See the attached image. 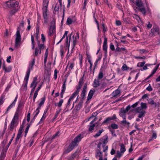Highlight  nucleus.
<instances>
[{
	"label": "nucleus",
	"instance_id": "obj_1",
	"mask_svg": "<svg viewBox=\"0 0 160 160\" xmlns=\"http://www.w3.org/2000/svg\"><path fill=\"white\" fill-rule=\"evenodd\" d=\"M108 136L105 135L100 139V142L97 145L98 148L99 149L98 150V152H97L95 155L96 158L98 157L99 158V160H102V152L101 151V147H102L103 148L102 150L103 152H105L108 149V146H106V144L108 142Z\"/></svg>",
	"mask_w": 160,
	"mask_h": 160
},
{
	"label": "nucleus",
	"instance_id": "obj_2",
	"mask_svg": "<svg viewBox=\"0 0 160 160\" xmlns=\"http://www.w3.org/2000/svg\"><path fill=\"white\" fill-rule=\"evenodd\" d=\"M5 4L7 7L13 8L10 11V15L8 16V18L10 19L12 16L18 11L19 2L15 0H11L6 2Z\"/></svg>",
	"mask_w": 160,
	"mask_h": 160
},
{
	"label": "nucleus",
	"instance_id": "obj_3",
	"mask_svg": "<svg viewBox=\"0 0 160 160\" xmlns=\"http://www.w3.org/2000/svg\"><path fill=\"white\" fill-rule=\"evenodd\" d=\"M82 137L80 134L76 136L74 139L73 141L70 143L68 148L66 150L65 152L68 153L72 151L75 146L78 145L79 142L81 141Z\"/></svg>",
	"mask_w": 160,
	"mask_h": 160
},
{
	"label": "nucleus",
	"instance_id": "obj_4",
	"mask_svg": "<svg viewBox=\"0 0 160 160\" xmlns=\"http://www.w3.org/2000/svg\"><path fill=\"white\" fill-rule=\"evenodd\" d=\"M160 34V30L158 26L155 25L151 30L149 36L151 37H153Z\"/></svg>",
	"mask_w": 160,
	"mask_h": 160
},
{
	"label": "nucleus",
	"instance_id": "obj_5",
	"mask_svg": "<svg viewBox=\"0 0 160 160\" xmlns=\"http://www.w3.org/2000/svg\"><path fill=\"white\" fill-rule=\"evenodd\" d=\"M21 37L20 33V28L18 27L17 28V31L16 33V38H15V46L17 47L20 45L21 41Z\"/></svg>",
	"mask_w": 160,
	"mask_h": 160
},
{
	"label": "nucleus",
	"instance_id": "obj_6",
	"mask_svg": "<svg viewBox=\"0 0 160 160\" xmlns=\"http://www.w3.org/2000/svg\"><path fill=\"white\" fill-rule=\"evenodd\" d=\"M55 21L53 19V21L51 22V25L49 29L48 35L51 36L55 31Z\"/></svg>",
	"mask_w": 160,
	"mask_h": 160
},
{
	"label": "nucleus",
	"instance_id": "obj_7",
	"mask_svg": "<svg viewBox=\"0 0 160 160\" xmlns=\"http://www.w3.org/2000/svg\"><path fill=\"white\" fill-rule=\"evenodd\" d=\"M35 63V59L34 58L32 60L31 63H29L27 71L26 76L29 77L30 71L33 69V66L34 65Z\"/></svg>",
	"mask_w": 160,
	"mask_h": 160
},
{
	"label": "nucleus",
	"instance_id": "obj_8",
	"mask_svg": "<svg viewBox=\"0 0 160 160\" xmlns=\"http://www.w3.org/2000/svg\"><path fill=\"white\" fill-rule=\"evenodd\" d=\"M18 120L14 118H12L11 123H10V126L9 128H8V129L10 130L11 131H12L14 128V127H16L18 123L16 124L17 121Z\"/></svg>",
	"mask_w": 160,
	"mask_h": 160
},
{
	"label": "nucleus",
	"instance_id": "obj_9",
	"mask_svg": "<svg viewBox=\"0 0 160 160\" xmlns=\"http://www.w3.org/2000/svg\"><path fill=\"white\" fill-rule=\"evenodd\" d=\"M87 83H84V86L82 90L81 94V100H82L86 95V93L87 92Z\"/></svg>",
	"mask_w": 160,
	"mask_h": 160
},
{
	"label": "nucleus",
	"instance_id": "obj_10",
	"mask_svg": "<svg viewBox=\"0 0 160 160\" xmlns=\"http://www.w3.org/2000/svg\"><path fill=\"white\" fill-rule=\"evenodd\" d=\"M84 74L83 76L80 79L78 82V85L76 87L77 89L80 91L83 84L84 83L83 79Z\"/></svg>",
	"mask_w": 160,
	"mask_h": 160
},
{
	"label": "nucleus",
	"instance_id": "obj_11",
	"mask_svg": "<svg viewBox=\"0 0 160 160\" xmlns=\"http://www.w3.org/2000/svg\"><path fill=\"white\" fill-rule=\"evenodd\" d=\"M29 77L25 76L24 78V82H25V83L24 85L23 84L22 85V87H23V91H26L27 89V85L28 82V79Z\"/></svg>",
	"mask_w": 160,
	"mask_h": 160
},
{
	"label": "nucleus",
	"instance_id": "obj_12",
	"mask_svg": "<svg viewBox=\"0 0 160 160\" xmlns=\"http://www.w3.org/2000/svg\"><path fill=\"white\" fill-rule=\"evenodd\" d=\"M2 68L3 70H4L5 73L9 72L11 71L12 69V67L9 66L8 67H6L5 65V63L3 64Z\"/></svg>",
	"mask_w": 160,
	"mask_h": 160
},
{
	"label": "nucleus",
	"instance_id": "obj_13",
	"mask_svg": "<svg viewBox=\"0 0 160 160\" xmlns=\"http://www.w3.org/2000/svg\"><path fill=\"white\" fill-rule=\"evenodd\" d=\"M18 97V95L17 94L13 102L8 107L7 110L6 112L5 113H8V111H9L11 108L15 105L16 102Z\"/></svg>",
	"mask_w": 160,
	"mask_h": 160
},
{
	"label": "nucleus",
	"instance_id": "obj_14",
	"mask_svg": "<svg viewBox=\"0 0 160 160\" xmlns=\"http://www.w3.org/2000/svg\"><path fill=\"white\" fill-rule=\"evenodd\" d=\"M49 3V0H43L42 4V10H48V7Z\"/></svg>",
	"mask_w": 160,
	"mask_h": 160
},
{
	"label": "nucleus",
	"instance_id": "obj_15",
	"mask_svg": "<svg viewBox=\"0 0 160 160\" xmlns=\"http://www.w3.org/2000/svg\"><path fill=\"white\" fill-rule=\"evenodd\" d=\"M72 33H71L69 35V42H68V37H66V47L68 48V53L69 52V46H70V39L71 37L72 36Z\"/></svg>",
	"mask_w": 160,
	"mask_h": 160
},
{
	"label": "nucleus",
	"instance_id": "obj_16",
	"mask_svg": "<svg viewBox=\"0 0 160 160\" xmlns=\"http://www.w3.org/2000/svg\"><path fill=\"white\" fill-rule=\"evenodd\" d=\"M83 103V100H80L78 105L75 106V109L76 111H78L80 110L82 105Z\"/></svg>",
	"mask_w": 160,
	"mask_h": 160
},
{
	"label": "nucleus",
	"instance_id": "obj_17",
	"mask_svg": "<svg viewBox=\"0 0 160 160\" xmlns=\"http://www.w3.org/2000/svg\"><path fill=\"white\" fill-rule=\"evenodd\" d=\"M95 92V90H93L92 89H91L88 95V98H87V101H89L92 98V97L94 94V93Z\"/></svg>",
	"mask_w": 160,
	"mask_h": 160
},
{
	"label": "nucleus",
	"instance_id": "obj_18",
	"mask_svg": "<svg viewBox=\"0 0 160 160\" xmlns=\"http://www.w3.org/2000/svg\"><path fill=\"white\" fill-rule=\"evenodd\" d=\"M136 4L137 7L139 8L142 7L143 3L141 0H136Z\"/></svg>",
	"mask_w": 160,
	"mask_h": 160
},
{
	"label": "nucleus",
	"instance_id": "obj_19",
	"mask_svg": "<svg viewBox=\"0 0 160 160\" xmlns=\"http://www.w3.org/2000/svg\"><path fill=\"white\" fill-rule=\"evenodd\" d=\"M48 11V10H42V16L44 19L48 18L47 13Z\"/></svg>",
	"mask_w": 160,
	"mask_h": 160
},
{
	"label": "nucleus",
	"instance_id": "obj_20",
	"mask_svg": "<svg viewBox=\"0 0 160 160\" xmlns=\"http://www.w3.org/2000/svg\"><path fill=\"white\" fill-rule=\"evenodd\" d=\"M80 91L77 89L70 96L69 98L71 99H72L76 95H78L79 93V92Z\"/></svg>",
	"mask_w": 160,
	"mask_h": 160
},
{
	"label": "nucleus",
	"instance_id": "obj_21",
	"mask_svg": "<svg viewBox=\"0 0 160 160\" xmlns=\"http://www.w3.org/2000/svg\"><path fill=\"white\" fill-rule=\"evenodd\" d=\"M6 152H5V150L4 149H3L1 152L0 158L4 159L6 155Z\"/></svg>",
	"mask_w": 160,
	"mask_h": 160
},
{
	"label": "nucleus",
	"instance_id": "obj_22",
	"mask_svg": "<svg viewBox=\"0 0 160 160\" xmlns=\"http://www.w3.org/2000/svg\"><path fill=\"white\" fill-rule=\"evenodd\" d=\"M121 124L123 126H125L127 125L128 126H129L130 123L127 122L126 119H123V120L121 121Z\"/></svg>",
	"mask_w": 160,
	"mask_h": 160
},
{
	"label": "nucleus",
	"instance_id": "obj_23",
	"mask_svg": "<svg viewBox=\"0 0 160 160\" xmlns=\"http://www.w3.org/2000/svg\"><path fill=\"white\" fill-rule=\"evenodd\" d=\"M67 81V79H66L64 80V81L63 83V85L62 87V89L61 90V91L64 92L65 91L66 89V83Z\"/></svg>",
	"mask_w": 160,
	"mask_h": 160
},
{
	"label": "nucleus",
	"instance_id": "obj_24",
	"mask_svg": "<svg viewBox=\"0 0 160 160\" xmlns=\"http://www.w3.org/2000/svg\"><path fill=\"white\" fill-rule=\"evenodd\" d=\"M120 93V91L118 89L115 90L112 93L113 97H115L117 96Z\"/></svg>",
	"mask_w": 160,
	"mask_h": 160
},
{
	"label": "nucleus",
	"instance_id": "obj_25",
	"mask_svg": "<svg viewBox=\"0 0 160 160\" xmlns=\"http://www.w3.org/2000/svg\"><path fill=\"white\" fill-rule=\"evenodd\" d=\"M120 151L121 152L124 153L126 150L124 145L123 144H122L120 145Z\"/></svg>",
	"mask_w": 160,
	"mask_h": 160
},
{
	"label": "nucleus",
	"instance_id": "obj_26",
	"mask_svg": "<svg viewBox=\"0 0 160 160\" xmlns=\"http://www.w3.org/2000/svg\"><path fill=\"white\" fill-rule=\"evenodd\" d=\"M94 87L95 88H96L100 85L99 81L96 79L94 80Z\"/></svg>",
	"mask_w": 160,
	"mask_h": 160
},
{
	"label": "nucleus",
	"instance_id": "obj_27",
	"mask_svg": "<svg viewBox=\"0 0 160 160\" xmlns=\"http://www.w3.org/2000/svg\"><path fill=\"white\" fill-rule=\"evenodd\" d=\"M139 113V114L138 115V117L141 118L142 117H143L145 115V111H142L141 112H138Z\"/></svg>",
	"mask_w": 160,
	"mask_h": 160
},
{
	"label": "nucleus",
	"instance_id": "obj_28",
	"mask_svg": "<svg viewBox=\"0 0 160 160\" xmlns=\"http://www.w3.org/2000/svg\"><path fill=\"white\" fill-rule=\"evenodd\" d=\"M46 97L45 96H44L42 98H41V101L39 103V105L42 106L44 103L45 101Z\"/></svg>",
	"mask_w": 160,
	"mask_h": 160
},
{
	"label": "nucleus",
	"instance_id": "obj_29",
	"mask_svg": "<svg viewBox=\"0 0 160 160\" xmlns=\"http://www.w3.org/2000/svg\"><path fill=\"white\" fill-rule=\"evenodd\" d=\"M40 50L39 53L40 54L41 53V51L42 49H43L44 48V46L43 44H38V48Z\"/></svg>",
	"mask_w": 160,
	"mask_h": 160
},
{
	"label": "nucleus",
	"instance_id": "obj_30",
	"mask_svg": "<svg viewBox=\"0 0 160 160\" xmlns=\"http://www.w3.org/2000/svg\"><path fill=\"white\" fill-rule=\"evenodd\" d=\"M19 112L20 111H17V110H16L15 113L13 118L16 119L18 120V118L19 113Z\"/></svg>",
	"mask_w": 160,
	"mask_h": 160
},
{
	"label": "nucleus",
	"instance_id": "obj_31",
	"mask_svg": "<svg viewBox=\"0 0 160 160\" xmlns=\"http://www.w3.org/2000/svg\"><path fill=\"white\" fill-rule=\"evenodd\" d=\"M110 121V117H108L103 122L102 124H107L109 123Z\"/></svg>",
	"mask_w": 160,
	"mask_h": 160
},
{
	"label": "nucleus",
	"instance_id": "obj_32",
	"mask_svg": "<svg viewBox=\"0 0 160 160\" xmlns=\"http://www.w3.org/2000/svg\"><path fill=\"white\" fill-rule=\"evenodd\" d=\"M23 106V103L21 102H19V103L18 108L16 110H17V111H20V109H21L22 108V107Z\"/></svg>",
	"mask_w": 160,
	"mask_h": 160
},
{
	"label": "nucleus",
	"instance_id": "obj_33",
	"mask_svg": "<svg viewBox=\"0 0 160 160\" xmlns=\"http://www.w3.org/2000/svg\"><path fill=\"white\" fill-rule=\"evenodd\" d=\"M72 22V19L70 18H68L66 22V24L68 25H70L71 24Z\"/></svg>",
	"mask_w": 160,
	"mask_h": 160
},
{
	"label": "nucleus",
	"instance_id": "obj_34",
	"mask_svg": "<svg viewBox=\"0 0 160 160\" xmlns=\"http://www.w3.org/2000/svg\"><path fill=\"white\" fill-rule=\"evenodd\" d=\"M139 9L142 13L144 15H145L146 14V10L144 7H142V8H140Z\"/></svg>",
	"mask_w": 160,
	"mask_h": 160
},
{
	"label": "nucleus",
	"instance_id": "obj_35",
	"mask_svg": "<svg viewBox=\"0 0 160 160\" xmlns=\"http://www.w3.org/2000/svg\"><path fill=\"white\" fill-rule=\"evenodd\" d=\"M37 77H35L33 78L32 82L30 85V87L31 88L34 86V83H35V82L37 81Z\"/></svg>",
	"mask_w": 160,
	"mask_h": 160
},
{
	"label": "nucleus",
	"instance_id": "obj_36",
	"mask_svg": "<svg viewBox=\"0 0 160 160\" xmlns=\"http://www.w3.org/2000/svg\"><path fill=\"white\" fill-rule=\"evenodd\" d=\"M141 107L143 109H145L147 108V106L146 103L141 102Z\"/></svg>",
	"mask_w": 160,
	"mask_h": 160
},
{
	"label": "nucleus",
	"instance_id": "obj_37",
	"mask_svg": "<svg viewBox=\"0 0 160 160\" xmlns=\"http://www.w3.org/2000/svg\"><path fill=\"white\" fill-rule=\"evenodd\" d=\"M103 131V130H99L94 135V137L95 138L99 137L101 133Z\"/></svg>",
	"mask_w": 160,
	"mask_h": 160
},
{
	"label": "nucleus",
	"instance_id": "obj_38",
	"mask_svg": "<svg viewBox=\"0 0 160 160\" xmlns=\"http://www.w3.org/2000/svg\"><path fill=\"white\" fill-rule=\"evenodd\" d=\"M111 127L113 129H117L118 128V126L117 124L113 123L111 124Z\"/></svg>",
	"mask_w": 160,
	"mask_h": 160
},
{
	"label": "nucleus",
	"instance_id": "obj_39",
	"mask_svg": "<svg viewBox=\"0 0 160 160\" xmlns=\"http://www.w3.org/2000/svg\"><path fill=\"white\" fill-rule=\"evenodd\" d=\"M72 37L73 38V45H72V48H74L77 42V37H76L75 38H74V36H72Z\"/></svg>",
	"mask_w": 160,
	"mask_h": 160
},
{
	"label": "nucleus",
	"instance_id": "obj_40",
	"mask_svg": "<svg viewBox=\"0 0 160 160\" xmlns=\"http://www.w3.org/2000/svg\"><path fill=\"white\" fill-rule=\"evenodd\" d=\"M98 115V113L97 112H93L92 115L88 118V121H89L90 119L92 118L95 117Z\"/></svg>",
	"mask_w": 160,
	"mask_h": 160
},
{
	"label": "nucleus",
	"instance_id": "obj_41",
	"mask_svg": "<svg viewBox=\"0 0 160 160\" xmlns=\"http://www.w3.org/2000/svg\"><path fill=\"white\" fill-rule=\"evenodd\" d=\"M61 110V109H60L59 110L56 111L55 115L53 119V120H54L57 117L58 114L60 113Z\"/></svg>",
	"mask_w": 160,
	"mask_h": 160
},
{
	"label": "nucleus",
	"instance_id": "obj_42",
	"mask_svg": "<svg viewBox=\"0 0 160 160\" xmlns=\"http://www.w3.org/2000/svg\"><path fill=\"white\" fill-rule=\"evenodd\" d=\"M95 126V125L94 124L89 125V127L88 130L90 132H92V131L93 130Z\"/></svg>",
	"mask_w": 160,
	"mask_h": 160
},
{
	"label": "nucleus",
	"instance_id": "obj_43",
	"mask_svg": "<svg viewBox=\"0 0 160 160\" xmlns=\"http://www.w3.org/2000/svg\"><path fill=\"white\" fill-rule=\"evenodd\" d=\"M145 62L144 61L142 62H139L137 65V66L138 67H142L145 64Z\"/></svg>",
	"mask_w": 160,
	"mask_h": 160
},
{
	"label": "nucleus",
	"instance_id": "obj_44",
	"mask_svg": "<svg viewBox=\"0 0 160 160\" xmlns=\"http://www.w3.org/2000/svg\"><path fill=\"white\" fill-rule=\"evenodd\" d=\"M103 50L105 52V55H106L107 50V44H103Z\"/></svg>",
	"mask_w": 160,
	"mask_h": 160
},
{
	"label": "nucleus",
	"instance_id": "obj_45",
	"mask_svg": "<svg viewBox=\"0 0 160 160\" xmlns=\"http://www.w3.org/2000/svg\"><path fill=\"white\" fill-rule=\"evenodd\" d=\"M149 103L150 104L152 105H154L155 107H156V103H155L153 100L152 99H150Z\"/></svg>",
	"mask_w": 160,
	"mask_h": 160
},
{
	"label": "nucleus",
	"instance_id": "obj_46",
	"mask_svg": "<svg viewBox=\"0 0 160 160\" xmlns=\"http://www.w3.org/2000/svg\"><path fill=\"white\" fill-rule=\"evenodd\" d=\"M60 132L59 131L56 132L55 134H54L52 138V140H53L56 137L58 136H59V135Z\"/></svg>",
	"mask_w": 160,
	"mask_h": 160
},
{
	"label": "nucleus",
	"instance_id": "obj_47",
	"mask_svg": "<svg viewBox=\"0 0 160 160\" xmlns=\"http://www.w3.org/2000/svg\"><path fill=\"white\" fill-rule=\"evenodd\" d=\"M63 102V100L62 99H61L60 100L59 102L57 103V106L59 107H61L62 103Z\"/></svg>",
	"mask_w": 160,
	"mask_h": 160
},
{
	"label": "nucleus",
	"instance_id": "obj_48",
	"mask_svg": "<svg viewBox=\"0 0 160 160\" xmlns=\"http://www.w3.org/2000/svg\"><path fill=\"white\" fill-rule=\"evenodd\" d=\"M142 108L141 107H139L135 109V112H138L142 111H144V110H143Z\"/></svg>",
	"mask_w": 160,
	"mask_h": 160
},
{
	"label": "nucleus",
	"instance_id": "obj_49",
	"mask_svg": "<svg viewBox=\"0 0 160 160\" xmlns=\"http://www.w3.org/2000/svg\"><path fill=\"white\" fill-rule=\"evenodd\" d=\"M7 131H8V132H7L6 133L5 138L8 139V136L12 133V131H11L10 130L9 131H8V130Z\"/></svg>",
	"mask_w": 160,
	"mask_h": 160
},
{
	"label": "nucleus",
	"instance_id": "obj_50",
	"mask_svg": "<svg viewBox=\"0 0 160 160\" xmlns=\"http://www.w3.org/2000/svg\"><path fill=\"white\" fill-rule=\"evenodd\" d=\"M139 52L141 54L146 53L148 52L146 50L144 49H139Z\"/></svg>",
	"mask_w": 160,
	"mask_h": 160
},
{
	"label": "nucleus",
	"instance_id": "obj_51",
	"mask_svg": "<svg viewBox=\"0 0 160 160\" xmlns=\"http://www.w3.org/2000/svg\"><path fill=\"white\" fill-rule=\"evenodd\" d=\"M134 18H135L136 20L139 22L140 20V17L137 15L136 14H134L133 16Z\"/></svg>",
	"mask_w": 160,
	"mask_h": 160
},
{
	"label": "nucleus",
	"instance_id": "obj_52",
	"mask_svg": "<svg viewBox=\"0 0 160 160\" xmlns=\"http://www.w3.org/2000/svg\"><path fill=\"white\" fill-rule=\"evenodd\" d=\"M103 77V73L101 71L99 72L98 75V79H102Z\"/></svg>",
	"mask_w": 160,
	"mask_h": 160
},
{
	"label": "nucleus",
	"instance_id": "obj_53",
	"mask_svg": "<svg viewBox=\"0 0 160 160\" xmlns=\"http://www.w3.org/2000/svg\"><path fill=\"white\" fill-rule=\"evenodd\" d=\"M31 124H28V123L27 124V126L26 127V128L25 129V133H27L28 131V130L29 129V128Z\"/></svg>",
	"mask_w": 160,
	"mask_h": 160
},
{
	"label": "nucleus",
	"instance_id": "obj_54",
	"mask_svg": "<svg viewBox=\"0 0 160 160\" xmlns=\"http://www.w3.org/2000/svg\"><path fill=\"white\" fill-rule=\"evenodd\" d=\"M128 68L127 67L126 65L125 64H124L123 65L122 68V69L123 71L126 70Z\"/></svg>",
	"mask_w": 160,
	"mask_h": 160
},
{
	"label": "nucleus",
	"instance_id": "obj_55",
	"mask_svg": "<svg viewBox=\"0 0 160 160\" xmlns=\"http://www.w3.org/2000/svg\"><path fill=\"white\" fill-rule=\"evenodd\" d=\"M57 4H56L55 6V7L54 10L53 11V13L55 14H56V11H58L59 10V6H58V7H57Z\"/></svg>",
	"mask_w": 160,
	"mask_h": 160
},
{
	"label": "nucleus",
	"instance_id": "obj_56",
	"mask_svg": "<svg viewBox=\"0 0 160 160\" xmlns=\"http://www.w3.org/2000/svg\"><path fill=\"white\" fill-rule=\"evenodd\" d=\"M123 154V152L118 151L117 152V155L116 156H117V157H118L119 158H120Z\"/></svg>",
	"mask_w": 160,
	"mask_h": 160
},
{
	"label": "nucleus",
	"instance_id": "obj_57",
	"mask_svg": "<svg viewBox=\"0 0 160 160\" xmlns=\"http://www.w3.org/2000/svg\"><path fill=\"white\" fill-rule=\"evenodd\" d=\"M40 51L39 49H38V48H35V53H34V55L35 56H37L39 52V51Z\"/></svg>",
	"mask_w": 160,
	"mask_h": 160
},
{
	"label": "nucleus",
	"instance_id": "obj_58",
	"mask_svg": "<svg viewBox=\"0 0 160 160\" xmlns=\"http://www.w3.org/2000/svg\"><path fill=\"white\" fill-rule=\"evenodd\" d=\"M44 117V116L42 115V117L41 118V119L40 121L37 124V125H38L40 124L41 123V122L42 121L44 120L46 116H45Z\"/></svg>",
	"mask_w": 160,
	"mask_h": 160
},
{
	"label": "nucleus",
	"instance_id": "obj_59",
	"mask_svg": "<svg viewBox=\"0 0 160 160\" xmlns=\"http://www.w3.org/2000/svg\"><path fill=\"white\" fill-rule=\"evenodd\" d=\"M158 67L159 65H158V66L155 67L153 69L152 73V74H154L156 72V71L158 68Z\"/></svg>",
	"mask_w": 160,
	"mask_h": 160
},
{
	"label": "nucleus",
	"instance_id": "obj_60",
	"mask_svg": "<svg viewBox=\"0 0 160 160\" xmlns=\"http://www.w3.org/2000/svg\"><path fill=\"white\" fill-rule=\"evenodd\" d=\"M120 116L122 117L123 119H126V116L125 113H123L120 112Z\"/></svg>",
	"mask_w": 160,
	"mask_h": 160
},
{
	"label": "nucleus",
	"instance_id": "obj_61",
	"mask_svg": "<svg viewBox=\"0 0 160 160\" xmlns=\"http://www.w3.org/2000/svg\"><path fill=\"white\" fill-rule=\"evenodd\" d=\"M31 42L32 45H35L34 37L32 35H31Z\"/></svg>",
	"mask_w": 160,
	"mask_h": 160
},
{
	"label": "nucleus",
	"instance_id": "obj_62",
	"mask_svg": "<svg viewBox=\"0 0 160 160\" xmlns=\"http://www.w3.org/2000/svg\"><path fill=\"white\" fill-rule=\"evenodd\" d=\"M101 57H99L96 60V61H95V63L94 64V68H95V67L97 66V63H98V61H99V60H101Z\"/></svg>",
	"mask_w": 160,
	"mask_h": 160
},
{
	"label": "nucleus",
	"instance_id": "obj_63",
	"mask_svg": "<svg viewBox=\"0 0 160 160\" xmlns=\"http://www.w3.org/2000/svg\"><path fill=\"white\" fill-rule=\"evenodd\" d=\"M39 26L38 25H37L36 29V32L35 33L36 35H38L39 33Z\"/></svg>",
	"mask_w": 160,
	"mask_h": 160
},
{
	"label": "nucleus",
	"instance_id": "obj_64",
	"mask_svg": "<svg viewBox=\"0 0 160 160\" xmlns=\"http://www.w3.org/2000/svg\"><path fill=\"white\" fill-rule=\"evenodd\" d=\"M146 90L149 91H152V89L151 86L150 84H149V86L146 88Z\"/></svg>",
	"mask_w": 160,
	"mask_h": 160
}]
</instances>
